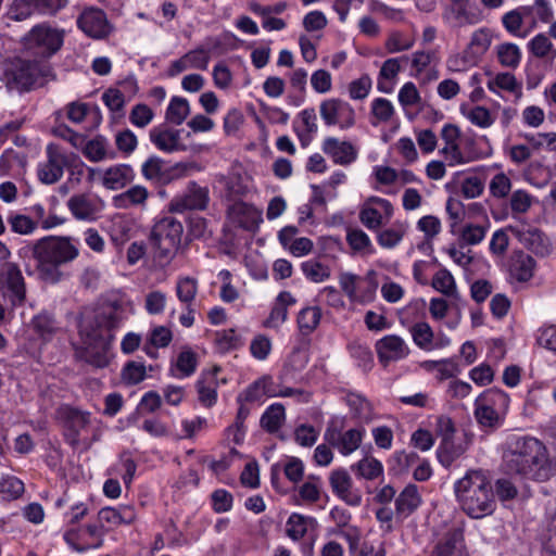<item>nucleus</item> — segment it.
<instances>
[{
  "label": "nucleus",
  "instance_id": "473e14b6",
  "mask_svg": "<svg viewBox=\"0 0 556 556\" xmlns=\"http://www.w3.org/2000/svg\"><path fill=\"white\" fill-rule=\"evenodd\" d=\"M149 192L146 187L136 185L127 191L113 197V205L117 208H127L146 202Z\"/></svg>",
  "mask_w": 556,
  "mask_h": 556
},
{
  "label": "nucleus",
  "instance_id": "f8f14e48",
  "mask_svg": "<svg viewBox=\"0 0 556 556\" xmlns=\"http://www.w3.org/2000/svg\"><path fill=\"white\" fill-rule=\"evenodd\" d=\"M320 117L326 126H340L341 129L351 128L355 124V112L350 103L341 99H327L319 105Z\"/></svg>",
  "mask_w": 556,
  "mask_h": 556
},
{
  "label": "nucleus",
  "instance_id": "58836bf2",
  "mask_svg": "<svg viewBox=\"0 0 556 556\" xmlns=\"http://www.w3.org/2000/svg\"><path fill=\"white\" fill-rule=\"evenodd\" d=\"M469 445V441H467L465 444L463 443H456L454 439H451L445 442H441L438 450L437 455L439 462L445 466L448 467L451 464L456 460L459 456H462L467 447Z\"/></svg>",
  "mask_w": 556,
  "mask_h": 556
},
{
  "label": "nucleus",
  "instance_id": "4c0bfd02",
  "mask_svg": "<svg viewBox=\"0 0 556 556\" xmlns=\"http://www.w3.org/2000/svg\"><path fill=\"white\" fill-rule=\"evenodd\" d=\"M460 112L472 125L483 129L491 127L495 122V117L485 106L468 108L466 104H462Z\"/></svg>",
  "mask_w": 556,
  "mask_h": 556
},
{
  "label": "nucleus",
  "instance_id": "393cba45",
  "mask_svg": "<svg viewBox=\"0 0 556 556\" xmlns=\"http://www.w3.org/2000/svg\"><path fill=\"white\" fill-rule=\"evenodd\" d=\"M217 371H219V368L215 367L212 372H203L195 383L198 400L207 408L214 406L217 402Z\"/></svg>",
  "mask_w": 556,
  "mask_h": 556
},
{
  "label": "nucleus",
  "instance_id": "5fc2aeb1",
  "mask_svg": "<svg viewBox=\"0 0 556 556\" xmlns=\"http://www.w3.org/2000/svg\"><path fill=\"white\" fill-rule=\"evenodd\" d=\"M397 100L403 110L417 106L421 103V96L413 81L405 83L399 90Z\"/></svg>",
  "mask_w": 556,
  "mask_h": 556
},
{
  "label": "nucleus",
  "instance_id": "20e7f679",
  "mask_svg": "<svg viewBox=\"0 0 556 556\" xmlns=\"http://www.w3.org/2000/svg\"><path fill=\"white\" fill-rule=\"evenodd\" d=\"M65 30L49 22L37 23V88L56 79L51 59L64 46Z\"/></svg>",
  "mask_w": 556,
  "mask_h": 556
},
{
  "label": "nucleus",
  "instance_id": "39448f33",
  "mask_svg": "<svg viewBox=\"0 0 556 556\" xmlns=\"http://www.w3.org/2000/svg\"><path fill=\"white\" fill-rule=\"evenodd\" d=\"M201 170L202 166L194 161L166 165L165 161L157 155L149 156L141 165L144 179L162 187Z\"/></svg>",
  "mask_w": 556,
  "mask_h": 556
},
{
  "label": "nucleus",
  "instance_id": "e2e57ef3",
  "mask_svg": "<svg viewBox=\"0 0 556 556\" xmlns=\"http://www.w3.org/2000/svg\"><path fill=\"white\" fill-rule=\"evenodd\" d=\"M371 114L378 122L387 123L394 114V106L386 98H376L371 102Z\"/></svg>",
  "mask_w": 556,
  "mask_h": 556
},
{
  "label": "nucleus",
  "instance_id": "79ce46f5",
  "mask_svg": "<svg viewBox=\"0 0 556 556\" xmlns=\"http://www.w3.org/2000/svg\"><path fill=\"white\" fill-rule=\"evenodd\" d=\"M483 139L486 144L484 148L475 138L467 137L463 140L462 147H463L466 164L490 156L491 147L489 146V141L485 136H483Z\"/></svg>",
  "mask_w": 556,
  "mask_h": 556
},
{
  "label": "nucleus",
  "instance_id": "bf43d9fd",
  "mask_svg": "<svg viewBox=\"0 0 556 556\" xmlns=\"http://www.w3.org/2000/svg\"><path fill=\"white\" fill-rule=\"evenodd\" d=\"M371 86V78L364 74L349 84V96L352 100H364L368 97Z\"/></svg>",
  "mask_w": 556,
  "mask_h": 556
},
{
  "label": "nucleus",
  "instance_id": "864d4df0",
  "mask_svg": "<svg viewBox=\"0 0 556 556\" xmlns=\"http://www.w3.org/2000/svg\"><path fill=\"white\" fill-rule=\"evenodd\" d=\"M108 350H76L75 357L96 368H104L110 363Z\"/></svg>",
  "mask_w": 556,
  "mask_h": 556
},
{
  "label": "nucleus",
  "instance_id": "cd10ccee",
  "mask_svg": "<svg viewBox=\"0 0 556 556\" xmlns=\"http://www.w3.org/2000/svg\"><path fill=\"white\" fill-rule=\"evenodd\" d=\"M198 362L197 353L192 350H182L177 357L172 361L169 374L177 379L190 377L195 372Z\"/></svg>",
  "mask_w": 556,
  "mask_h": 556
},
{
  "label": "nucleus",
  "instance_id": "2f4dec72",
  "mask_svg": "<svg viewBox=\"0 0 556 556\" xmlns=\"http://www.w3.org/2000/svg\"><path fill=\"white\" fill-rule=\"evenodd\" d=\"M418 462L419 455L416 452L396 451L388 459L389 471L394 476H400L407 472Z\"/></svg>",
  "mask_w": 556,
  "mask_h": 556
},
{
  "label": "nucleus",
  "instance_id": "c9c22d12",
  "mask_svg": "<svg viewBox=\"0 0 556 556\" xmlns=\"http://www.w3.org/2000/svg\"><path fill=\"white\" fill-rule=\"evenodd\" d=\"M488 89L501 96L500 90L509 91L515 94H521V84L518 83L515 75L511 73H498L494 78L486 83Z\"/></svg>",
  "mask_w": 556,
  "mask_h": 556
},
{
  "label": "nucleus",
  "instance_id": "aec40b11",
  "mask_svg": "<svg viewBox=\"0 0 556 556\" xmlns=\"http://www.w3.org/2000/svg\"><path fill=\"white\" fill-rule=\"evenodd\" d=\"M509 229L536 256L544 257L552 253L551 240L541 229L530 226L526 229H515L513 227Z\"/></svg>",
  "mask_w": 556,
  "mask_h": 556
},
{
  "label": "nucleus",
  "instance_id": "9b49d317",
  "mask_svg": "<svg viewBox=\"0 0 556 556\" xmlns=\"http://www.w3.org/2000/svg\"><path fill=\"white\" fill-rule=\"evenodd\" d=\"M535 260L522 250H514L504 262L506 279L510 285L526 283L534 275Z\"/></svg>",
  "mask_w": 556,
  "mask_h": 556
},
{
  "label": "nucleus",
  "instance_id": "0eeeda50",
  "mask_svg": "<svg viewBox=\"0 0 556 556\" xmlns=\"http://www.w3.org/2000/svg\"><path fill=\"white\" fill-rule=\"evenodd\" d=\"M78 255V248L67 237L47 236L37 239V262L63 265Z\"/></svg>",
  "mask_w": 556,
  "mask_h": 556
},
{
  "label": "nucleus",
  "instance_id": "6ab92c4d",
  "mask_svg": "<svg viewBox=\"0 0 556 556\" xmlns=\"http://www.w3.org/2000/svg\"><path fill=\"white\" fill-rule=\"evenodd\" d=\"M182 129L168 128L163 125L150 129L149 138L154 147L165 153L185 152L187 146L180 141Z\"/></svg>",
  "mask_w": 556,
  "mask_h": 556
},
{
  "label": "nucleus",
  "instance_id": "3c124183",
  "mask_svg": "<svg viewBox=\"0 0 556 556\" xmlns=\"http://www.w3.org/2000/svg\"><path fill=\"white\" fill-rule=\"evenodd\" d=\"M301 269L306 279L312 282H323L330 277L329 266L316 261L308 260L301 264Z\"/></svg>",
  "mask_w": 556,
  "mask_h": 556
},
{
  "label": "nucleus",
  "instance_id": "a19ab883",
  "mask_svg": "<svg viewBox=\"0 0 556 556\" xmlns=\"http://www.w3.org/2000/svg\"><path fill=\"white\" fill-rule=\"evenodd\" d=\"M321 311L318 306H307L300 311L298 315V326L300 332L304 336L311 334L319 325Z\"/></svg>",
  "mask_w": 556,
  "mask_h": 556
},
{
  "label": "nucleus",
  "instance_id": "7c9ffc66",
  "mask_svg": "<svg viewBox=\"0 0 556 556\" xmlns=\"http://www.w3.org/2000/svg\"><path fill=\"white\" fill-rule=\"evenodd\" d=\"M509 396L501 389L492 388L478 396L475 405L490 406L491 408L504 414L509 405Z\"/></svg>",
  "mask_w": 556,
  "mask_h": 556
},
{
  "label": "nucleus",
  "instance_id": "09e8293b",
  "mask_svg": "<svg viewBox=\"0 0 556 556\" xmlns=\"http://www.w3.org/2000/svg\"><path fill=\"white\" fill-rule=\"evenodd\" d=\"M244 333L248 332L236 328L224 329L216 332L215 342L218 348H242L247 343Z\"/></svg>",
  "mask_w": 556,
  "mask_h": 556
},
{
  "label": "nucleus",
  "instance_id": "13d9d810",
  "mask_svg": "<svg viewBox=\"0 0 556 556\" xmlns=\"http://www.w3.org/2000/svg\"><path fill=\"white\" fill-rule=\"evenodd\" d=\"M173 333L165 326H155L150 330L144 348H167L172 342Z\"/></svg>",
  "mask_w": 556,
  "mask_h": 556
},
{
  "label": "nucleus",
  "instance_id": "9d476101",
  "mask_svg": "<svg viewBox=\"0 0 556 556\" xmlns=\"http://www.w3.org/2000/svg\"><path fill=\"white\" fill-rule=\"evenodd\" d=\"M58 418L64 427V438L72 447H78L81 433L90 425V413L70 405H63L56 410Z\"/></svg>",
  "mask_w": 556,
  "mask_h": 556
},
{
  "label": "nucleus",
  "instance_id": "5701e85b",
  "mask_svg": "<svg viewBox=\"0 0 556 556\" xmlns=\"http://www.w3.org/2000/svg\"><path fill=\"white\" fill-rule=\"evenodd\" d=\"M265 396H276V388L270 376H263L248 386L247 389L238 395L237 402L253 403L262 401Z\"/></svg>",
  "mask_w": 556,
  "mask_h": 556
},
{
  "label": "nucleus",
  "instance_id": "f03ea898",
  "mask_svg": "<svg viewBox=\"0 0 556 556\" xmlns=\"http://www.w3.org/2000/svg\"><path fill=\"white\" fill-rule=\"evenodd\" d=\"M506 466L510 472L536 481H546L556 473L546 446L532 437H519L511 442Z\"/></svg>",
  "mask_w": 556,
  "mask_h": 556
},
{
  "label": "nucleus",
  "instance_id": "f3484780",
  "mask_svg": "<svg viewBox=\"0 0 556 556\" xmlns=\"http://www.w3.org/2000/svg\"><path fill=\"white\" fill-rule=\"evenodd\" d=\"M208 202L207 187H200L195 181H189L186 192L172 200L170 210L177 213L203 211L207 207Z\"/></svg>",
  "mask_w": 556,
  "mask_h": 556
},
{
  "label": "nucleus",
  "instance_id": "c03bdc74",
  "mask_svg": "<svg viewBox=\"0 0 556 556\" xmlns=\"http://www.w3.org/2000/svg\"><path fill=\"white\" fill-rule=\"evenodd\" d=\"M377 289L378 282L374 276V271H371L365 279L358 281L355 296H353L351 301L358 304L371 303L376 298Z\"/></svg>",
  "mask_w": 556,
  "mask_h": 556
},
{
  "label": "nucleus",
  "instance_id": "ea45409f",
  "mask_svg": "<svg viewBox=\"0 0 556 556\" xmlns=\"http://www.w3.org/2000/svg\"><path fill=\"white\" fill-rule=\"evenodd\" d=\"M65 169L68 172L67 184H79L86 170L89 173V179H92L94 173V169L88 167L74 152H68Z\"/></svg>",
  "mask_w": 556,
  "mask_h": 556
},
{
  "label": "nucleus",
  "instance_id": "774afa93",
  "mask_svg": "<svg viewBox=\"0 0 556 556\" xmlns=\"http://www.w3.org/2000/svg\"><path fill=\"white\" fill-rule=\"evenodd\" d=\"M552 48H553L552 41L545 34H542V33L535 35L528 42L529 52L540 59L546 58L548 55L549 51L552 50Z\"/></svg>",
  "mask_w": 556,
  "mask_h": 556
},
{
  "label": "nucleus",
  "instance_id": "8fccbe9b",
  "mask_svg": "<svg viewBox=\"0 0 556 556\" xmlns=\"http://www.w3.org/2000/svg\"><path fill=\"white\" fill-rule=\"evenodd\" d=\"M432 287L446 296L457 298L455 279L446 268H442L434 274Z\"/></svg>",
  "mask_w": 556,
  "mask_h": 556
},
{
  "label": "nucleus",
  "instance_id": "de8ad7c7",
  "mask_svg": "<svg viewBox=\"0 0 556 556\" xmlns=\"http://www.w3.org/2000/svg\"><path fill=\"white\" fill-rule=\"evenodd\" d=\"M422 365L428 370H434L437 372V378L440 380L453 378L460 371L459 365L454 358L427 361Z\"/></svg>",
  "mask_w": 556,
  "mask_h": 556
},
{
  "label": "nucleus",
  "instance_id": "a18cd8bd",
  "mask_svg": "<svg viewBox=\"0 0 556 556\" xmlns=\"http://www.w3.org/2000/svg\"><path fill=\"white\" fill-rule=\"evenodd\" d=\"M496 55L500 64L505 67L517 68L521 61V50L513 42L498 45Z\"/></svg>",
  "mask_w": 556,
  "mask_h": 556
},
{
  "label": "nucleus",
  "instance_id": "4468645a",
  "mask_svg": "<svg viewBox=\"0 0 556 556\" xmlns=\"http://www.w3.org/2000/svg\"><path fill=\"white\" fill-rule=\"evenodd\" d=\"M78 29L93 39H104L111 34V26L102 9L87 8L76 21Z\"/></svg>",
  "mask_w": 556,
  "mask_h": 556
},
{
  "label": "nucleus",
  "instance_id": "603ef678",
  "mask_svg": "<svg viewBox=\"0 0 556 556\" xmlns=\"http://www.w3.org/2000/svg\"><path fill=\"white\" fill-rule=\"evenodd\" d=\"M24 492V483L14 476H4L0 479V497L4 501H12L20 497Z\"/></svg>",
  "mask_w": 556,
  "mask_h": 556
},
{
  "label": "nucleus",
  "instance_id": "1a4fd4ad",
  "mask_svg": "<svg viewBox=\"0 0 556 556\" xmlns=\"http://www.w3.org/2000/svg\"><path fill=\"white\" fill-rule=\"evenodd\" d=\"M11 91H29L35 85V61L14 58L4 63L3 78Z\"/></svg>",
  "mask_w": 556,
  "mask_h": 556
},
{
  "label": "nucleus",
  "instance_id": "b1692460",
  "mask_svg": "<svg viewBox=\"0 0 556 556\" xmlns=\"http://www.w3.org/2000/svg\"><path fill=\"white\" fill-rule=\"evenodd\" d=\"M135 176V170L129 164H117L104 172L102 184L106 189L118 190L130 184Z\"/></svg>",
  "mask_w": 556,
  "mask_h": 556
},
{
  "label": "nucleus",
  "instance_id": "4be33fe9",
  "mask_svg": "<svg viewBox=\"0 0 556 556\" xmlns=\"http://www.w3.org/2000/svg\"><path fill=\"white\" fill-rule=\"evenodd\" d=\"M422 498L419 489L414 483H408L395 497V515L399 519H406L421 505Z\"/></svg>",
  "mask_w": 556,
  "mask_h": 556
},
{
  "label": "nucleus",
  "instance_id": "0e129e2a",
  "mask_svg": "<svg viewBox=\"0 0 556 556\" xmlns=\"http://www.w3.org/2000/svg\"><path fill=\"white\" fill-rule=\"evenodd\" d=\"M321 482L318 477H309L299 489V495L306 503H315L320 498Z\"/></svg>",
  "mask_w": 556,
  "mask_h": 556
},
{
  "label": "nucleus",
  "instance_id": "dca6fc26",
  "mask_svg": "<svg viewBox=\"0 0 556 556\" xmlns=\"http://www.w3.org/2000/svg\"><path fill=\"white\" fill-rule=\"evenodd\" d=\"M329 484L332 493L346 505L358 507L362 504V493L358 489L354 488L352 477L346 469L338 468L332 470L329 475Z\"/></svg>",
  "mask_w": 556,
  "mask_h": 556
},
{
  "label": "nucleus",
  "instance_id": "37998d69",
  "mask_svg": "<svg viewBox=\"0 0 556 556\" xmlns=\"http://www.w3.org/2000/svg\"><path fill=\"white\" fill-rule=\"evenodd\" d=\"M491 45V38L486 29L480 28L473 31L468 46L466 47L467 54L469 53L477 62L488 51Z\"/></svg>",
  "mask_w": 556,
  "mask_h": 556
},
{
  "label": "nucleus",
  "instance_id": "e433bc0d",
  "mask_svg": "<svg viewBox=\"0 0 556 556\" xmlns=\"http://www.w3.org/2000/svg\"><path fill=\"white\" fill-rule=\"evenodd\" d=\"M286 419L285 406L274 403L264 412L261 417V426L269 433L277 432Z\"/></svg>",
  "mask_w": 556,
  "mask_h": 556
},
{
  "label": "nucleus",
  "instance_id": "680f3d73",
  "mask_svg": "<svg viewBox=\"0 0 556 556\" xmlns=\"http://www.w3.org/2000/svg\"><path fill=\"white\" fill-rule=\"evenodd\" d=\"M542 543L546 552L556 554V510L546 519L542 533Z\"/></svg>",
  "mask_w": 556,
  "mask_h": 556
},
{
  "label": "nucleus",
  "instance_id": "bb28decb",
  "mask_svg": "<svg viewBox=\"0 0 556 556\" xmlns=\"http://www.w3.org/2000/svg\"><path fill=\"white\" fill-rule=\"evenodd\" d=\"M463 530L453 528L438 543L431 556H466L463 552Z\"/></svg>",
  "mask_w": 556,
  "mask_h": 556
},
{
  "label": "nucleus",
  "instance_id": "c85d7f7f",
  "mask_svg": "<svg viewBox=\"0 0 556 556\" xmlns=\"http://www.w3.org/2000/svg\"><path fill=\"white\" fill-rule=\"evenodd\" d=\"M239 38L230 30H225L218 36H210L205 38L204 47L212 55H223L228 51L238 48Z\"/></svg>",
  "mask_w": 556,
  "mask_h": 556
},
{
  "label": "nucleus",
  "instance_id": "052dcab7",
  "mask_svg": "<svg viewBox=\"0 0 556 556\" xmlns=\"http://www.w3.org/2000/svg\"><path fill=\"white\" fill-rule=\"evenodd\" d=\"M84 155L91 162H100L106 155L105 142L102 137L87 140L83 147Z\"/></svg>",
  "mask_w": 556,
  "mask_h": 556
},
{
  "label": "nucleus",
  "instance_id": "f704fd0d",
  "mask_svg": "<svg viewBox=\"0 0 556 556\" xmlns=\"http://www.w3.org/2000/svg\"><path fill=\"white\" fill-rule=\"evenodd\" d=\"M315 523L313 517L293 513L286 522V534L293 541H299L306 534L308 527Z\"/></svg>",
  "mask_w": 556,
  "mask_h": 556
},
{
  "label": "nucleus",
  "instance_id": "f257e3e1",
  "mask_svg": "<svg viewBox=\"0 0 556 556\" xmlns=\"http://www.w3.org/2000/svg\"><path fill=\"white\" fill-rule=\"evenodd\" d=\"M127 306L118 294L103 296L94 316L79 323V336L85 348H111L115 331L127 319Z\"/></svg>",
  "mask_w": 556,
  "mask_h": 556
},
{
  "label": "nucleus",
  "instance_id": "6e6d98bb",
  "mask_svg": "<svg viewBox=\"0 0 556 556\" xmlns=\"http://www.w3.org/2000/svg\"><path fill=\"white\" fill-rule=\"evenodd\" d=\"M154 118L153 110L144 103H138L132 106L129 113V122L138 128H144Z\"/></svg>",
  "mask_w": 556,
  "mask_h": 556
},
{
  "label": "nucleus",
  "instance_id": "338daca9",
  "mask_svg": "<svg viewBox=\"0 0 556 556\" xmlns=\"http://www.w3.org/2000/svg\"><path fill=\"white\" fill-rule=\"evenodd\" d=\"M410 333L413 337L414 343L418 348H425L426 345L430 344L433 340V331L428 323L419 321L416 323L410 328Z\"/></svg>",
  "mask_w": 556,
  "mask_h": 556
},
{
  "label": "nucleus",
  "instance_id": "69168bd1",
  "mask_svg": "<svg viewBox=\"0 0 556 556\" xmlns=\"http://www.w3.org/2000/svg\"><path fill=\"white\" fill-rule=\"evenodd\" d=\"M488 229L489 223L486 225L468 224L463 228L460 239L469 245L479 244L484 239Z\"/></svg>",
  "mask_w": 556,
  "mask_h": 556
},
{
  "label": "nucleus",
  "instance_id": "49530a36",
  "mask_svg": "<svg viewBox=\"0 0 556 556\" xmlns=\"http://www.w3.org/2000/svg\"><path fill=\"white\" fill-rule=\"evenodd\" d=\"M198 293V280L192 277L179 278L176 285V295L178 300L189 308L192 306Z\"/></svg>",
  "mask_w": 556,
  "mask_h": 556
},
{
  "label": "nucleus",
  "instance_id": "ddd939ff",
  "mask_svg": "<svg viewBox=\"0 0 556 556\" xmlns=\"http://www.w3.org/2000/svg\"><path fill=\"white\" fill-rule=\"evenodd\" d=\"M72 215L78 220L94 222L105 207L104 201L92 193L72 195L67 201Z\"/></svg>",
  "mask_w": 556,
  "mask_h": 556
},
{
  "label": "nucleus",
  "instance_id": "412c9836",
  "mask_svg": "<svg viewBox=\"0 0 556 556\" xmlns=\"http://www.w3.org/2000/svg\"><path fill=\"white\" fill-rule=\"evenodd\" d=\"M323 151L334 164L350 165L357 159V150L349 141H340L334 137H327L323 142Z\"/></svg>",
  "mask_w": 556,
  "mask_h": 556
},
{
  "label": "nucleus",
  "instance_id": "423d86ee",
  "mask_svg": "<svg viewBox=\"0 0 556 556\" xmlns=\"http://www.w3.org/2000/svg\"><path fill=\"white\" fill-rule=\"evenodd\" d=\"M184 233L182 224L172 216H164L155 222L150 235V242L155 250V257L168 258L180 245Z\"/></svg>",
  "mask_w": 556,
  "mask_h": 556
},
{
  "label": "nucleus",
  "instance_id": "2eb2a0df",
  "mask_svg": "<svg viewBox=\"0 0 556 556\" xmlns=\"http://www.w3.org/2000/svg\"><path fill=\"white\" fill-rule=\"evenodd\" d=\"M67 154L68 152L60 144L49 143L47 146V163L37 170L39 180L47 185L56 182L63 176Z\"/></svg>",
  "mask_w": 556,
  "mask_h": 556
},
{
  "label": "nucleus",
  "instance_id": "c756f323",
  "mask_svg": "<svg viewBox=\"0 0 556 556\" xmlns=\"http://www.w3.org/2000/svg\"><path fill=\"white\" fill-rule=\"evenodd\" d=\"M190 114V104L188 99L179 96H173L165 111V121L168 124L179 126Z\"/></svg>",
  "mask_w": 556,
  "mask_h": 556
},
{
  "label": "nucleus",
  "instance_id": "a878e982",
  "mask_svg": "<svg viewBox=\"0 0 556 556\" xmlns=\"http://www.w3.org/2000/svg\"><path fill=\"white\" fill-rule=\"evenodd\" d=\"M5 283L10 291L13 306H21L26 298V288L22 271L15 264H8L5 269Z\"/></svg>",
  "mask_w": 556,
  "mask_h": 556
},
{
  "label": "nucleus",
  "instance_id": "6e6552de",
  "mask_svg": "<svg viewBox=\"0 0 556 556\" xmlns=\"http://www.w3.org/2000/svg\"><path fill=\"white\" fill-rule=\"evenodd\" d=\"M364 434L362 427L344 431L342 420L331 419L325 429L324 440L341 455L349 456L361 446Z\"/></svg>",
  "mask_w": 556,
  "mask_h": 556
},
{
  "label": "nucleus",
  "instance_id": "7ed1b4c3",
  "mask_svg": "<svg viewBox=\"0 0 556 556\" xmlns=\"http://www.w3.org/2000/svg\"><path fill=\"white\" fill-rule=\"evenodd\" d=\"M462 509L471 518H482L495 509L492 482L481 470H469L454 485Z\"/></svg>",
  "mask_w": 556,
  "mask_h": 556
},
{
  "label": "nucleus",
  "instance_id": "4d7b16f0",
  "mask_svg": "<svg viewBox=\"0 0 556 556\" xmlns=\"http://www.w3.org/2000/svg\"><path fill=\"white\" fill-rule=\"evenodd\" d=\"M184 59L187 61L189 67L201 71H206L211 61V56L204 45L185 53Z\"/></svg>",
  "mask_w": 556,
  "mask_h": 556
},
{
  "label": "nucleus",
  "instance_id": "a211bd4d",
  "mask_svg": "<svg viewBox=\"0 0 556 556\" xmlns=\"http://www.w3.org/2000/svg\"><path fill=\"white\" fill-rule=\"evenodd\" d=\"M443 18L456 26L475 25L482 21V12L475 0H463L445 7Z\"/></svg>",
  "mask_w": 556,
  "mask_h": 556
},
{
  "label": "nucleus",
  "instance_id": "72a5a7b5",
  "mask_svg": "<svg viewBox=\"0 0 556 556\" xmlns=\"http://www.w3.org/2000/svg\"><path fill=\"white\" fill-rule=\"evenodd\" d=\"M352 471L365 480H375L383 473V466L380 460L372 456H366L351 466Z\"/></svg>",
  "mask_w": 556,
  "mask_h": 556
}]
</instances>
